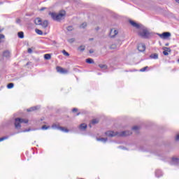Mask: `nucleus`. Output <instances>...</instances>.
Masks as SVG:
<instances>
[{
  "label": "nucleus",
  "instance_id": "nucleus-42",
  "mask_svg": "<svg viewBox=\"0 0 179 179\" xmlns=\"http://www.w3.org/2000/svg\"><path fill=\"white\" fill-rule=\"evenodd\" d=\"M45 9H47V8L43 7V8H41L40 9V10H41V12H43V10H45Z\"/></svg>",
  "mask_w": 179,
  "mask_h": 179
},
{
  "label": "nucleus",
  "instance_id": "nucleus-34",
  "mask_svg": "<svg viewBox=\"0 0 179 179\" xmlns=\"http://www.w3.org/2000/svg\"><path fill=\"white\" fill-rule=\"evenodd\" d=\"M67 31H72V30H73V26H69L67 27Z\"/></svg>",
  "mask_w": 179,
  "mask_h": 179
},
{
  "label": "nucleus",
  "instance_id": "nucleus-26",
  "mask_svg": "<svg viewBox=\"0 0 179 179\" xmlns=\"http://www.w3.org/2000/svg\"><path fill=\"white\" fill-rule=\"evenodd\" d=\"M45 59H51V55L50 54H45L44 55Z\"/></svg>",
  "mask_w": 179,
  "mask_h": 179
},
{
  "label": "nucleus",
  "instance_id": "nucleus-21",
  "mask_svg": "<svg viewBox=\"0 0 179 179\" xmlns=\"http://www.w3.org/2000/svg\"><path fill=\"white\" fill-rule=\"evenodd\" d=\"M92 125H96V124H99V120H97V119L92 120L91 122V124H90V128H92Z\"/></svg>",
  "mask_w": 179,
  "mask_h": 179
},
{
  "label": "nucleus",
  "instance_id": "nucleus-32",
  "mask_svg": "<svg viewBox=\"0 0 179 179\" xmlns=\"http://www.w3.org/2000/svg\"><path fill=\"white\" fill-rule=\"evenodd\" d=\"M49 128H50V126L43 125V126H42L41 129L47 130V129H49Z\"/></svg>",
  "mask_w": 179,
  "mask_h": 179
},
{
  "label": "nucleus",
  "instance_id": "nucleus-50",
  "mask_svg": "<svg viewBox=\"0 0 179 179\" xmlns=\"http://www.w3.org/2000/svg\"><path fill=\"white\" fill-rule=\"evenodd\" d=\"M90 41H93V38H90Z\"/></svg>",
  "mask_w": 179,
  "mask_h": 179
},
{
  "label": "nucleus",
  "instance_id": "nucleus-33",
  "mask_svg": "<svg viewBox=\"0 0 179 179\" xmlns=\"http://www.w3.org/2000/svg\"><path fill=\"white\" fill-rule=\"evenodd\" d=\"M131 129H132L133 131H139V127H138V126H134V127L131 128Z\"/></svg>",
  "mask_w": 179,
  "mask_h": 179
},
{
  "label": "nucleus",
  "instance_id": "nucleus-49",
  "mask_svg": "<svg viewBox=\"0 0 179 179\" xmlns=\"http://www.w3.org/2000/svg\"><path fill=\"white\" fill-rule=\"evenodd\" d=\"M2 31V29H0V33Z\"/></svg>",
  "mask_w": 179,
  "mask_h": 179
},
{
  "label": "nucleus",
  "instance_id": "nucleus-31",
  "mask_svg": "<svg viewBox=\"0 0 179 179\" xmlns=\"http://www.w3.org/2000/svg\"><path fill=\"white\" fill-rule=\"evenodd\" d=\"M13 86H15V84H13V83H9L8 85H7V87L8 88V89H13Z\"/></svg>",
  "mask_w": 179,
  "mask_h": 179
},
{
  "label": "nucleus",
  "instance_id": "nucleus-17",
  "mask_svg": "<svg viewBox=\"0 0 179 179\" xmlns=\"http://www.w3.org/2000/svg\"><path fill=\"white\" fill-rule=\"evenodd\" d=\"M163 176V172L160 170H157L155 171V176L157 177V178H159V177H162Z\"/></svg>",
  "mask_w": 179,
  "mask_h": 179
},
{
  "label": "nucleus",
  "instance_id": "nucleus-51",
  "mask_svg": "<svg viewBox=\"0 0 179 179\" xmlns=\"http://www.w3.org/2000/svg\"><path fill=\"white\" fill-rule=\"evenodd\" d=\"M98 75H100V73H98Z\"/></svg>",
  "mask_w": 179,
  "mask_h": 179
},
{
  "label": "nucleus",
  "instance_id": "nucleus-6",
  "mask_svg": "<svg viewBox=\"0 0 179 179\" xmlns=\"http://www.w3.org/2000/svg\"><path fill=\"white\" fill-rule=\"evenodd\" d=\"M158 36L160 37V38H164V40H166V38H169V37H171V33L164 32L162 34H159Z\"/></svg>",
  "mask_w": 179,
  "mask_h": 179
},
{
  "label": "nucleus",
  "instance_id": "nucleus-1",
  "mask_svg": "<svg viewBox=\"0 0 179 179\" xmlns=\"http://www.w3.org/2000/svg\"><path fill=\"white\" fill-rule=\"evenodd\" d=\"M106 136H108L109 138H113L114 136H129V135L132 134V132L129 130L127 131H123L120 132H114L113 131H108L105 133Z\"/></svg>",
  "mask_w": 179,
  "mask_h": 179
},
{
  "label": "nucleus",
  "instance_id": "nucleus-10",
  "mask_svg": "<svg viewBox=\"0 0 179 179\" xmlns=\"http://www.w3.org/2000/svg\"><path fill=\"white\" fill-rule=\"evenodd\" d=\"M179 163V159L178 158H176V157H173L171 162V164L172 166H177Z\"/></svg>",
  "mask_w": 179,
  "mask_h": 179
},
{
  "label": "nucleus",
  "instance_id": "nucleus-5",
  "mask_svg": "<svg viewBox=\"0 0 179 179\" xmlns=\"http://www.w3.org/2000/svg\"><path fill=\"white\" fill-rule=\"evenodd\" d=\"M52 129H57L58 131H61L62 132H65L66 134H68L69 132V129H66L65 127H59L57 124H52Z\"/></svg>",
  "mask_w": 179,
  "mask_h": 179
},
{
  "label": "nucleus",
  "instance_id": "nucleus-14",
  "mask_svg": "<svg viewBox=\"0 0 179 179\" xmlns=\"http://www.w3.org/2000/svg\"><path fill=\"white\" fill-rule=\"evenodd\" d=\"M120 45H121V43L120 42L118 44H112L110 46V50H117V48H118V47H120Z\"/></svg>",
  "mask_w": 179,
  "mask_h": 179
},
{
  "label": "nucleus",
  "instance_id": "nucleus-38",
  "mask_svg": "<svg viewBox=\"0 0 179 179\" xmlns=\"http://www.w3.org/2000/svg\"><path fill=\"white\" fill-rule=\"evenodd\" d=\"M148 66H145V67L140 69V72H145L146 71V69H148Z\"/></svg>",
  "mask_w": 179,
  "mask_h": 179
},
{
  "label": "nucleus",
  "instance_id": "nucleus-39",
  "mask_svg": "<svg viewBox=\"0 0 179 179\" xmlns=\"http://www.w3.org/2000/svg\"><path fill=\"white\" fill-rule=\"evenodd\" d=\"M31 52H33V50L31 48H29L28 49V53L31 54Z\"/></svg>",
  "mask_w": 179,
  "mask_h": 179
},
{
  "label": "nucleus",
  "instance_id": "nucleus-12",
  "mask_svg": "<svg viewBox=\"0 0 179 179\" xmlns=\"http://www.w3.org/2000/svg\"><path fill=\"white\" fill-rule=\"evenodd\" d=\"M34 23L35 24H36L37 26H41V23H42V20H41V18L40 17H37L34 20Z\"/></svg>",
  "mask_w": 179,
  "mask_h": 179
},
{
  "label": "nucleus",
  "instance_id": "nucleus-48",
  "mask_svg": "<svg viewBox=\"0 0 179 179\" xmlns=\"http://www.w3.org/2000/svg\"><path fill=\"white\" fill-rule=\"evenodd\" d=\"M166 45V46H167V45H169V43H166V45Z\"/></svg>",
  "mask_w": 179,
  "mask_h": 179
},
{
  "label": "nucleus",
  "instance_id": "nucleus-16",
  "mask_svg": "<svg viewBox=\"0 0 179 179\" xmlns=\"http://www.w3.org/2000/svg\"><path fill=\"white\" fill-rule=\"evenodd\" d=\"M38 108H40V106H33L28 108L27 111H28V113H30L31 111H36V110H38Z\"/></svg>",
  "mask_w": 179,
  "mask_h": 179
},
{
  "label": "nucleus",
  "instance_id": "nucleus-29",
  "mask_svg": "<svg viewBox=\"0 0 179 179\" xmlns=\"http://www.w3.org/2000/svg\"><path fill=\"white\" fill-rule=\"evenodd\" d=\"M8 138H9V136L1 137V138H0V142H2L3 141H6V139H8Z\"/></svg>",
  "mask_w": 179,
  "mask_h": 179
},
{
  "label": "nucleus",
  "instance_id": "nucleus-41",
  "mask_svg": "<svg viewBox=\"0 0 179 179\" xmlns=\"http://www.w3.org/2000/svg\"><path fill=\"white\" fill-rule=\"evenodd\" d=\"M72 111H73V113H76V111H78V108H73Z\"/></svg>",
  "mask_w": 179,
  "mask_h": 179
},
{
  "label": "nucleus",
  "instance_id": "nucleus-45",
  "mask_svg": "<svg viewBox=\"0 0 179 179\" xmlns=\"http://www.w3.org/2000/svg\"><path fill=\"white\" fill-rule=\"evenodd\" d=\"M120 149H125L124 147H119Z\"/></svg>",
  "mask_w": 179,
  "mask_h": 179
},
{
  "label": "nucleus",
  "instance_id": "nucleus-8",
  "mask_svg": "<svg viewBox=\"0 0 179 179\" xmlns=\"http://www.w3.org/2000/svg\"><path fill=\"white\" fill-rule=\"evenodd\" d=\"M117 34H118V31H117V29H110L109 36L110 37H111V38H114V37H115Z\"/></svg>",
  "mask_w": 179,
  "mask_h": 179
},
{
  "label": "nucleus",
  "instance_id": "nucleus-11",
  "mask_svg": "<svg viewBox=\"0 0 179 179\" xmlns=\"http://www.w3.org/2000/svg\"><path fill=\"white\" fill-rule=\"evenodd\" d=\"M129 23L133 26V27H136V29H141V25L133 20H129Z\"/></svg>",
  "mask_w": 179,
  "mask_h": 179
},
{
  "label": "nucleus",
  "instance_id": "nucleus-22",
  "mask_svg": "<svg viewBox=\"0 0 179 179\" xmlns=\"http://www.w3.org/2000/svg\"><path fill=\"white\" fill-rule=\"evenodd\" d=\"M96 140L99 142H103V143H106V142H107V138H96Z\"/></svg>",
  "mask_w": 179,
  "mask_h": 179
},
{
  "label": "nucleus",
  "instance_id": "nucleus-4",
  "mask_svg": "<svg viewBox=\"0 0 179 179\" xmlns=\"http://www.w3.org/2000/svg\"><path fill=\"white\" fill-rule=\"evenodd\" d=\"M49 15L51 16L53 20H56L57 22H59L62 20L64 17H65V13L57 14L55 13H49Z\"/></svg>",
  "mask_w": 179,
  "mask_h": 179
},
{
  "label": "nucleus",
  "instance_id": "nucleus-15",
  "mask_svg": "<svg viewBox=\"0 0 179 179\" xmlns=\"http://www.w3.org/2000/svg\"><path fill=\"white\" fill-rule=\"evenodd\" d=\"M3 57L4 58H9L10 57V52L9 50H6L3 52Z\"/></svg>",
  "mask_w": 179,
  "mask_h": 179
},
{
  "label": "nucleus",
  "instance_id": "nucleus-30",
  "mask_svg": "<svg viewBox=\"0 0 179 179\" xmlns=\"http://www.w3.org/2000/svg\"><path fill=\"white\" fill-rule=\"evenodd\" d=\"M86 26H87V24L86 22H83L80 26V29H85V27H86Z\"/></svg>",
  "mask_w": 179,
  "mask_h": 179
},
{
  "label": "nucleus",
  "instance_id": "nucleus-25",
  "mask_svg": "<svg viewBox=\"0 0 179 179\" xmlns=\"http://www.w3.org/2000/svg\"><path fill=\"white\" fill-rule=\"evenodd\" d=\"M86 62L87 64H94V61L90 58L86 59Z\"/></svg>",
  "mask_w": 179,
  "mask_h": 179
},
{
  "label": "nucleus",
  "instance_id": "nucleus-44",
  "mask_svg": "<svg viewBox=\"0 0 179 179\" xmlns=\"http://www.w3.org/2000/svg\"><path fill=\"white\" fill-rule=\"evenodd\" d=\"M17 23H20V20H17Z\"/></svg>",
  "mask_w": 179,
  "mask_h": 179
},
{
  "label": "nucleus",
  "instance_id": "nucleus-47",
  "mask_svg": "<svg viewBox=\"0 0 179 179\" xmlns=\"http://www.w3.org/2000/svg\"><path fill=\"white\" fill-rule=\"evenodd\" d=\"M76 115H80V113H78Z\"/></svg>",
  "mask_w": 179,
  "mask_h": 179
},
{
  "label": "nucleus",
  "instance_id": "nucleus-43",
  "mask_svg": "<svg viewBox=\"0 0 179 179\" xmlns=\"http://www.w3.org/2000/svg\"><path fill=\"white\" fill-rule=\"evenodd\" d=\"M93 52H94L93 50H90V54H93Z\"/></svg>",
  "mask_w": 179,
  "mask_h": 179
},
{
  "label": "nucleus",
  "instance_id": "nucleus-18",
  "mask_svg": "<svg viewBox=\"0 0 179 179\" xmlns=\"http://www.w3.org/2000/svg\"><path fill=\"white\" fill-rule=\"evenodd\" d=\"M41 26L43 27L44 29H46V27H48V21L45 20L41 22Z\"/></svg>",
  "mask_w": 179,
  "mask_h": 179
},
{
  "label": "nucleus",
  "instance_id": "nucleus-7",
  "mask_svg": "<svg viewBox=\"0 0 179 179\" xmlns=\"http://www.w3.org/2000/svg\"><path fill=\"white\" fill-rule=\"evenodd\" d=\"M137 48L140 52H143L146 50V45H145L143 43H140L138 44Z\"/></svg>",
  "mask_w": 179,
  "mask_h": 179
},
{
  "label": "nucleus",
  "instance_id": "nucleus-9",
  "mask_svg": "<svg viewBox=\"0 0 179 179\" xmlns=\"http://www.w3.org/2000/svg\"><path fill=\"white\" fill-rule=\"evenodd\" d=\"M56 69L57 72H59V73H63V74L68 73V70L64 69L62 67L57 66Z\"/></svg>",
  "mask_w": 179,
  "mask_h": 179
},
{
  "label": "nucleus",
  "instance_id": "nucleus-37",
  "mask_svg": "<svg viewBox=\"0 0 179 179\" xmlns=\"http://www.w3.org/2000/svg\"><path fill=\"white\" fill-rule=\"evenodd\" d=\"M2 38H5V35L0 34V43H2Z\"/></svg>",
  "mask_w": 179,
  "mask_h": 179
},
{
  "label": "nucleus",
  "instance_id": "nucleus-35",
  "mask_svg": "<svg viewBox=\"0 0 179 179\" xmlns=\"http://www.w3.org/2000/svg\"><path fill=\"white\" fill-rule=\"evenodd\" d=\"M68 42L70 43V44H72V43H75V38H72L68 39Z\"/></svg>",
  "mask_w": 179,
  "mask_h": 179
},
{
  "label": "nucleus",
  "instance_id": "nucleus-2",
  "mask_svg": "<svg viewBox=\"0 0 179 179\" xmlns=\"http://www.w3.org/2000/svg\"><path fill=\"white\" fill-rule=\"evenodd\" d=\"M138 36L141 37V38H150L151 34L149 32V30L146 28V27H142L141 30L138 32Z\"/></svg>",
  "mask_w": 179,
  "mask_h": 179
},
{
  "label": "nucleus",
  "instance_id": "nucleus-20",
  "mask_svg": "<svg viewBox=\"0 0 179 179\" xmlns=\"http://www.w3.org/2000/svg\"><path fill=\"white\" fill-rule=\"evenodd\" d=\"M164 50H165L163 52L164 55H169L168 51H169V52H171V50L170 49V48H164Z\"/></svg>",
  "mask_w": 179,
  "mask_h": 179
},
{
  "label": "nucleus",
  "instance_id": "nucleus-40",
  "mask_svg": "<svg viewBox=\"0 0 179 179\" xmlns=\"http://www.w3.org/2000/svg\"><path fill=\"white\" fill-rule=\"evenodd\" d=\"M30 131H31V129H25L23 132H30Z\"/></svg>",
  "mask_w": 179,
  "mask_h": 179
},
{
  "label": "nucleus",
  "instance_id": "nucleus-28",
  "mask_svg": "<svg viewBox=\"0 0 179 179\" xmlns=\"http://www.w3.org/2000/svg\"><path fill=\"white\" fill-rule=\"evenodd\" d=\"M99 68H101V69H107V66L106 65L99 64Z\"/></svg>",
  "mask_w": 179,
  "mask_h": 179
},
{
  "label": "nucleus",
  "instance_id": "nucleus-19",
  "mask_svg": "<svg viewBox=\"0 0 179 179\" xmlns=\"http://www.w3.org/2000/svg\"><path fill=\"white\" fill-rule=\"evenodd\" d=\"M150 58L151 59H159V55L155 53V54H152L150 55Z\"/></svg>",
  "mask_w": 179,
  "mask_h": 179
},
{
  "label": "nucleus",
  "instance_id": "nucleus-3",
  "mask_svg": "<svg viewBox=\"0 0 179 179\" xmlns=\"http://www.w3.org/2000/svg\"><path fill=\"white\" fill-rule=\"evenodd\" d=\"M29 120L17 117L15 119L14 125L16 129H20V128L22 127V125H20V124H27Z\"/></svg>",
  "mask_w": 179,
  "mask_h": 179
},
{
  "label": "nucleus",
  "instance_id": "nucleus-13",
  "mask_svg": "<svg viewBox=\"0 0 179 179\" xmlns=\"http://www.w3.org/2000/svg\"><path fill=\"white\" fill-rule=\"evenodd\" d=\"M86 128H87V124H85V123H82L80 126H79V129L80 131H86Z\"/></svg>",
  "mask_w": 179,
  "mask_h": 179
},
{
  "label": "nucleus",
  "instance_id": "nucleus-36",
  "mask_svg": "<svg viewBox=\"0 0 179 179\" xmlns=\"http://www.w3.org/2000/svg\"><path fill=\"white\" fill-rule=\"evenodd\" d=\"M62 54H64V55H66V57H69V53L66 50H63Z\"/></svg>",
  "mask_w": 179,
  "mask_h": 179
},
{
  "label": "nucleus",
  "instance_id": "nucleus-46",
  "mask_svg": "<svg viewBox=\"0 0 179 179\" xmlns=\"http://www.w3.org/2000/svg\"><path fill=\"white\" fill-rule=\"evenodd\" d=\"M176 2H177L178 3H179V0H175Z\"/></svg>",
  "mask_w": 179,
  "mask_h": 179
},
{
  "label": "nucleus",
  "instance_id": "nucleus-27",
  "mask_svg": "<svg viewBox=\"0 0 179 179\" xmlns=\"http://www.w3.org/2000/svg\"><path fill=\"white\" fill-rule=\"evenodd\" d=\"M85 45H80V47H78V50L83 52V51H85Z\"/></svg>",
  "mask_w": 179,
  "mask_h": 179
},
{
  "label": "nucleus",
  "instance_id": "nucleus-24",
  "mask_svg": "<svg viewBox=\"0 0 179 179\" xmlns=\"http://www.w3.org/2000/svg\"><path fill=\"white\" fill-rule=\"evenodd\" d=\"M35 31H36V34H38L39 36H43V31H41L38 29H36Z\"/></svg>",
  "mask_w": 179,
  "mask_h": 179
},
{
  "label": "nucleus",
  "instance_id": "nucleus-23",
  "mask_svg": "<svg viewBox=\"0 0 179 179\" xmlns=\"http://www.w3.org/2000/svg\"><path fill=\"white\" fill-rule=\"evenodd\" d=\"M19 38H24V33L23 31L18 32Z\"/></svg>",
  "mask_w": 179,
  "mask_h": 179
}]
</instances>
